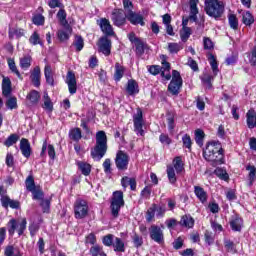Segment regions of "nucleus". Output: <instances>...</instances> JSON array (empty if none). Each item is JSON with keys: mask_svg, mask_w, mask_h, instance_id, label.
<instances>
[{"mask_svg": "<svg viewBox=\"0 0 256 256\" xmlns=\"http://www.w3.org/2000/svg\"><path fill=\"white\" fill-rule=\"evenodd\" d=\"M174 169L176 170L177 173H181L184 169L183 167V160L181 159V156H177L174 161Z\"/></svg>", "mask_w": 256, "mask_h": 256, "instance_id": "nucleus-51", "label": "nucleus"}, {"mask_svg": "<svg viewBox=\"0 0 256 256\" xmlns=\"http://www.w3.org/2000/svg\"><path fill=\"white\" fill-rule=\"evenodd\" d=\"M7 62H8V67L10 71H12L17 76L18 79H23V77L21 76V72H19V69H17L15 60H13L12 58H8Z\"/></svg>", "mask_w": 256, "mask_h": 256, "instance_id": "nucleus-33", "label": "nucleus"}, {"mask_svg": "<svg viewBox=\"0 0 256 256\" xmlns=\"http://www.w3.org/2000/svg\"><path fill=\"white\" fill-rule=\"evenodd\" d=\"M127 17H125V14L122 9H116L112 12V21L113 24L116 25V27H121V25H125Z\"/></svg>", "mask_w": 256, "mask_h": 256, "instance_id": "nucleus-13", "label": "nucleus"}, {"mask_svg": "<svg viewBox=\"0 0 256 256\" xmlns=\"http://www.w3.org/2000/svg\"><path fill=\"white\" fill-rule=\"evenodd\" d=\"M121 207H125V200L123 199V191L118 190L113 192L110 204L111 213L115 219L119 217Z\"/></svg>", "mask_w": 256, "mask_h": 256, "instance_id": "nucleus-4", "label": "nucleus"}, {"mask_svg": "<svg viewBox=\"0 0 256 256\" xmlns=\"http://www.w3.org/2000/svg\"><path fill=\"white\" fill-rule=\"evenodd\" d=\"M40 207L42 208L43 213H49L51 209V199H42Z\"/></svg>", "mask_w": 256, "mask_h": 256, "instance_id": "nucleus-52", "label": "nucleus"}, {"mask_svg": "<svg viewBox=\"0 0 256 256\" xmlns=\"http://www.w3.org/2000/svg\"><path fill=\"white\" fill-rule=\"evenodd\" d=\"M228 23L231 29H234V31H237V29H239V20L237 19V16L235 14H230L228 16Z\"/></svg>", "mask_w": 256, "mask_h": 256, "instance_id": "nucleus-39", "label": "nucleus"}, {"mask_svg": "<svg viewBox=\"0 0 256 256\" xmlns=\"http://www.w3.org/2000/svg\"><path fill=\"white\" fill-rule=\"evenodd\" d=\"M44 75H45L46 83H48V85H51L53 87L55 85V79H53V69L51 68V65L47 64L45 66Z\"/></svg>", "mask_w": 256, "mask_h": 256, "instance_id": "nucleus-22", "label": "nucleus"}, {"mask_svg": "<svg viewBox=\"0 0 256 256\" xmlns=\"http://www.w3.org/2000/svg\"><path fill=\"white\" fill-rule=\"evenodd\" d=\"M11 93H13V87H12V84H11V79L9 77L3 76L2 95L4 97H11Z\"/></svg>", "mask_w": 256, "mask_h": 256, "instance_id": "nucleus-17", "label": "nucleus"}, {"mask_svg": "<svg viewBox=\"0 0 256 256\" xmlns=\"http://www.w3.org/2000/svg\"><path fill=\"white\" fill-rule=\"evenodd\" d=\"M179 224L182 227H188V229H191L193 225H195V220L193 219V217L185 215V216H182Z\"/></svg>", "mask_w": 256, "mask_h": 256, "instance_id": "nucleus-27", "label": "nucleus"}, {"mask_svg": "<svg viewBox=\"0 0 256 256\" xmlns=\"http://www.w3.org/2000/svg\"><path fill=\"white\" fill-rule=\"evenodd\" d=\"M134 45L136 47V55H139V57H141V55L145 53V49H149V45H147L141 39L138 42H136Z\"/></svg>", "mask_w": 256, "mask_h": 256, "instance_id": "nucleus-31", "label": "nucleus"}, {"mask_svg": "<svg viewBox=\"0 0 256 256\" xmlns=\"http://www.w3.org/2000/svg\"><path fill=\"white\" fill-rule=\"evenodd\" d=\"M114 237L115 236H113V234H108L104 236L102 240L103 245H105L106 247H111V245H113Z\"/></svg>", "mask_w": 256, "mask_h": 256, "instance_id": "nucleus-60", "label": "nucleus"}, {"mask_svg": "<svg viewBox=\"0 0 256 256\" xmlns=\"http://www.w3.org/2000/svg\"><path fill=\"white\" fill-rule=\"evenodd\" d=\"M58 39L60 41H67V40H69V32H67L65 30H59L58 31Z\"/></svg>", "mask_w": 256, "mask_h": 256, "instance_id": "nucleus-64", "label": "nucleus"}, {"mask_svg": "<svg viewBox=\"0 0 256 256\" xmlns=\"http://www.w3.org/2000/svg\"><path fill=\"white\" fill-rule=\"evenodd\" d=\"M100 28L101 31L106 35V37H113L115 35V32L113 31V26H111V23L107 18H102L100 20Z\"/></svg>", "mask_w": 256, "mask_h": 256, "instance_id": "nucleus-14", "label": "nucleus"}, {"mask_svg": "<svg viewBox=\"0 0 256 256\" xmlns=\"http://www.w3.org/2000/svg\"><path fill=\"white\" fill-rule=\"evenodd\" d=\"M57 17L62 25H67V12H65V9L60 8L57 13Z\"/></svg>", "mask_w": 256, "mask_h": 256, "instance_id": "nucleus-53", "label": "nucleus"}, {"mask_svg": "<svg viewBox=\"0 0 256 256\" xmlns=\"http://www.w3.org/2000/svg\"><path fill=\"white\" fill-rule=\"evenodd\" d=\"M197 3H199V0H190V13L192 15L190 16L191 19H195V17H197V13H199Z\"/></svg>", "mask_w": 256, "mask_h": 256, "instance_id": "nucleus-48", "label": "nucleus"}, {"mask_svg": "<svg viewBox=\"0 0 256 256\" xmlns=\"http://www.w3.org/2000/svg\"><path fill=\"white\" fill-rule=\"evenodd\" d=\"M204 11L209 17L219 21L223 17V13H225V6L219 0H205Z\"/></svg>", "mask_w": 256, "mask_h": 256, "instance_id": "nucleus-3", "label": "nucleus"}, {"mask_svg": "<svg viewBox=\"0 0 256 256\" xmlns=\"http://www.w3.org/2000/svg\"><path fill=\"white\" fill-rule=\"evenodd\" d=\"M134 121V131L137 135L143 137L145 135V131L143 130V111L140 108L137 109L136 114L133 115Z\"/></svg>", "mask_w": 256, "mask_h": 256, "instance_id": "nucleus-10", "label": "nucleus"}, {"mask_svg": "<svg viewBox=\"0 0 256 256\" xmlns=\"http://www.w3.org/2000/svg\"><path fill=\"white\" fill-rule=\"evenodd\" d=\"M167 175L169 182L173 184L177 183V176L175 175V168L173 166L167 167Z\"/></svg>", "mask_w": 256, "mask_h": 256, "instance_id": "nucleus-45", "label": "nucleus"}, {"mask_svg": "<svg viewBox=\"0 0 256 256\" xmlns=\"http://www.w3.org/2000/svg\"><path fill=\"white\" fill-rule=\"evenodd\" d=\"M230 226L232 231H241V227H243V219L235 218L230 222Z\"/></svg>", "mask_w": 256, "mask_h": 256, "instance_id": "nucleus-43", "label": "nucleus"}, {"mask_svg": "<svg viewBox=\"0 0 256 256\" xmlns=\"http://www.w3.org/2000/svg\"><path fill=\"white\" fill-rule=\"evenodd\" d=\"M102 249H103V247H101L99 245H94L90 248V253L92 256H99Z\"/></svg>", "mask_w": 256, "mask_h": 256, "instance_id": "nucleus-63", "label": "nucleus"}, {"mask_svg": "<svg viewBox=\"0 0 256 256\" xmlns=\"http://www.w3.org/2000/svg\"><path fill=\"white\" fill-rule=\"evenodd\" d=\"M107 134L101 130L96 133V144L91 149V157L94 161H99L107 154Z\"/></svg>", "mask_w": 256, "mask_h": 256, "instance_id": "nucleus-2", "label": "nucleus"}, {"mask_svg": "<svg viewBox=\"0 0 256 256\" xmlns=\"http://www.w3.org/2000/svg\"><path fill=\"white\" fill-rule=\"evenodd\" d=\"M30 79L34 87H41V68L39 66L33 69Z\"/></svg>", "mask_w": 256, "mask_h": 256, "instance_id": "nucleus-19", "label": "nucleus"}, {"mask_svg": "<svg viewBox=\"0 0 256 256\" xmlns=\"http://www.w3.org/2000/svg\"><path fill=\"white\" fill-rule=\"evenodd\" d=\"M126 19L132 24V25H141L142 27L145 25V22L143 21V15L130 12L125 15Z\"/></svg>", "mask_w": 256, "mask_h": 256, "instance_id": "nucleus-15", "label": "nucleus"}, {"mask_svg": "<svg viewBox=\"0 0 256 256\" xmlns=\"http://www.w3.org/2000/svg\"><path fill=\"white\" fill-rule=\"evenodd\" d=\"M182 143H183V146H184L186 149H190V150H191V145H192L191 136H189L188 134H185V135L182 137Z\"/></svg>", "mask_w": 256, "mask_h": 256, "instance_id": "nucleus-62", "label": "nucleus"}, {"mask_svg": "<svg viewBox=\"0 0 256 256\" xmlns=\"http://www.w3.org/2000/svg\"><path fill=\"white\" fill-rule=\"evenodd\" d=\"M30 193H32V199H34V201H43V198L45 197V193H43V190H41L39 186Z\"/></svg>", "mask_w": 256, "mask_h": 256, "instance_id": "nucleus-40", "label": "nucleus"}, {"mask_svg": "<svg viewBox=\"0 0 256 256\" xmlns=\"http://www.w3.org/2000/svg\"><path fill=\"white\" fill-rule=\"evenodd\" d=\"M6 107L8 109H11V111H13V109H17V107H18L17 97L12 96V97L8 98V100L6 101Z\"/></svg>", "mask_w": 256, "mask_h": 256, "instance_id": "nucleus-54", "label": "nucleus"}, {"mask_svg": "<svg viewBox=\"0 0 256 256\" xmlns=\"http://www.w3.org/2000/svg\"><path fill=\"white\" fill-rule=\"evenodd\" d=\"M183 87V78H181V73L177 70L172 71V80L168 85V91L171 95H179Z\"/></svg>", "mask_w": 256, "mask_h": 256, "instance_id": "nucleus-5", "label": "nucleus"}, {"mask_svg": "<svg viewBox=\"0 0 256 256\" xmlns=\"http://www.w3.org/2000/svg\"><path fill=\"white\" fill-rule=\"evenodd\" d=\"M31 61H32V58L30 55H26V56L20 58L21 69H23L24 71H27V69H29V67H31Z\"/></svg>", "mask_w": 256, "mask_h": 256, "instance_id": "nucleus-35", "label": "nucleus"}, {"mask_svg": "<svg viewBox=\"0 0 256 256\" xmlns=\"http://www.w3.org/2000/svg\"><path fill=\"white\" fill-rule=\"evenodd\" d=\"M77 166L81 171L82 175H85V177L91 175V165L89 163L77 162Z\"/></svg>", "mask_w": 256, "mask_h": 256, "instance_id": "nucleus-30", "label": "nucleus"}, {"mask_svg": "<svg viewBox=\"0 0 256 256\" xmlns=\"http://www.w3.org/2000/svg\"><path fill=\"white\" fill-rule=\"evenodd\" d=\"M242 21L244 25L251 26L255 23V18L253 17V14H251V12L247 11L243 14Z\"/></svg>", "mask_w": 256, "mask_h": 256, "instance_id": "nucleus-36", "label": "nucleus"}, {"mask_svg": "<svg viewBox=\"0 0 256 256\" xmlns=\"http://www.w3.org/2000/svg\"><path fill=\"white\" fill-rule=\"evenodd\" d=\"M168 51L170 53H179L181 51V45L177 43H169L168 44Z\"/></svg>", "mask_w": 256, "mask_h": 256, "instance_id": "nucleus-61", "label": "nucleus"}, {"mask_svg": "<svg viewBox=\"0 0 256 256\" xmlns=\"http://www.w3.org/2000/svg\"><path fill=\"white\" fill-rule=\"evenodd\" d=\"M246 171H249V174H248V185L249 187H252L253 186V183H255L256 181V167L251 165V164H248L246 166Z\"/></svg>", "mask_w": 256, "mask_h": 256, "instance_id": "nucleus-24", "label": "nucleus"}, {"mask_svg": "<svg viewBox=\"0 0 256 256\" xmlns=\"http://www.w3.org/2000/svg\"><path fill=\"white\" fill-rule=\"evenodd\" d=\"M7 225H8V233L11 237L15 235V230L17 228H18V235L21 237V235L25 233V229H27V218H23L18 225H17V220L11 219Z\"/></svg>", "mask_w": 256, "mask_h": 256, "instance_id": "nucleus-7", "label": "nucleus"}, {"mask_svg": "<svg viewBox=\"0 0 256 256\" xmlns=\"http://www.w3.org/2000/svg\"><path fill=\"white\" fill-rule=\"evenodd\" d=\"M126 91L128 95H137V93H139V84H137V81H135L134 79L128 80Z\"/></svg>", "mask_w": 256, "mask_h": 256, "instance_id": "nucleus-21", "label": "nucleus"}, {"mask_svg": "<svg viewBox=\"0 0 256 256\" xmlns=\"http://www.w3.org/2000/svg\"><path fill=\"white\" fill-rule=\"evenodd\" d=\"M149 233L150 239H152V241H154L155 243H158V245H163V243H165V235L163 234L161 227L157 225H152L149 228Z\"/></svg>", "mask_w": 256, "mask_h": 256, "instance_id": "nucleus-9", "label": "nucleus"}, {"mask_svg": "<svg viewBox=\"0 0 256 256\" xmlns=\"http://www.w3.org/2000/svg\"><path fill=\"white\" fill-rule=\"evenodd\" d=\"M0 201L2 207H4L5 209H7V207H11V209H20L21 207V203L19 201L12 200L11 198H9V196H2Z\"/></svg>", "mask_w": 256, "mask_h": 256, "instance_id": "nucleus-16", "label": "nucleus"}, {"mask_svg": "<svg viewBox=\"0 0 256 256\" xmlns=\"http://www.w3.org/2000/svg\"><path fill=\"white\" fill-rule=\"evenodd\" d=\"M192 34L193 30H191V28H182L180 31L181 41H183V43H187Z\"/></svg>", "mask_w": 256, "mask_h": 256, "instance_id": "nucleus-38", "label": "nucleus"}, {"mask_svg": "<svg viewBox=\"0 0 256 256\" xmlns=\"http://www.w3.org/2000/svg\"><path fill=\"white\" fill-rule=\"evenodd\" d=\"M113 247L116 253H125V242H123L121 238H115V243L113 244Z\"/></svg>", "mask_w": 256, "mask_h": 256, "instance_id": "nucleus-32", "label": "nucleus"}, {"mask_svg": "<svg viewBox=\"0 0 256 256\" xmlns=\"http://www.w3.org/2000/svg\"><path fill=\"white\" fill-rule=\"evenodd\" d=\"M72 45L79 53V51H83V47H85V41L83 40V37L81 35H76Z\"/></svg>", "mask_w": 256, "mask_h": 256, "instance_id": "nucleus-29", "label": "nucleus"}, {"mask_svg": "<svg viewBox=\"0 0 256 256\" xmlns=\"http://www.w3.org/2000/svg\"><path fill=\"white\" fill-rule=\"evenodd\" d=\"M123 75H125V67L121 66V64L117 62L115 64L114 80L121 81V79H123Z\"/></svg>", "mask_w": 256, "mask_h": 256, "instance_id": "nucleus-26", "label": "nucleus"}, {"mask_svg": "<svg viewBox=\"0 0 256 256\" xmlns=\"http://www.w3.org/2000/svg\"><path fill=\"white\" fill-rule=\"evenodd\" d=\"M32 22L34 23V25H44L45 17L41 14H36L32 17Z\"/></svg>", "mask_w": 256, "mask_h": 256, "instance_id": "nucleus-57", "label": "nucleus"}, {"mask_svg": "<svg viewBox=\"0 0 256 256\" xmlns=\"http://www.w3.org/2000/svg\"><path fill=\"white\" fill-rule=\"evenodd\" d=\"M29 43L32 45H43V42H41V38L39 37V33L34 32L30 38H29Z\"/></svg>", "mask_w": 256, "mask_h": 256, "instance_id": "nucleus-55", "label": "nucleus"}, {"mask_svg": "<svg viewBox=\"0 0 256 256\" xmlns=\"http://www.w3.org/2000/svg\"><path fill=\"white\" fill-rule=\"evenodd\" d=\"M44 105L43 109H46V111H53V102H51V98L49 97V94L47 92L44 93Z\"/></svg>", "mask_w": 256, "mask_h": 256, "instance_id": "nucleus-47", "label": "nucleus"}, {"mask_svg": "<svg viewBox=\"0 0 256 256\" xmlns=\"http://www.w3.org/2000/svg\"><path fill=\"white\" fill-rule=\"evenodd\" d=\"M204 159L211 161L213 165H221L223 163V147L220 141H211L206 145L203 151Z\"/></svg>", "mask_w": 256, "mask_h": 256, "instance_id": "nucleus-1", "label": "nucleus"}, {"mask_svg": "<svg viewBox=\"0 0 256 256\" xmlns=\"http://www.w3.org/2000/svg\"><path fill=\"white\" fill-rule=\"evenodd\" d=\"M26 99L30 101L31 105H37L39 103V99H41V95H39V92L37 90H32L26 96Z\"/></svg>", "mask_w": 256, "mask_h": 256, "instance_id": "nucleus-28", "label": "nucleus"}, {"mask_svg": "<svg viewBox=\"0 0 256 256\" xmlns=\"http://www.w3.org/2000/svg\"><path fill=\"white\" fill-rule=\"evenodd\" d=\"M194 193L201 203H205L207 201V192H205V189L202 187L194 186Z\"/></svg>", "mask_w": 256, "mask_h": 256, "instance_id": "nucleus-25", "label": "nucleus"}, {"mask_svg": "<svg viewBox=\"0 0 256 256\" xmlns=\"http://www.w3.org/2000/svg\"><path fill=\"white\" fill-rule=\"evenodd\" d=\"M203 139H205V132L201 129L195 131V141L199 147H203Z\"/></svg>", "mask_w": 256, "mask_h": 256, "instance_id": "nucleus-44", "label": "nucleus"}, {"mask_svg": "<svg viewBox=\"0 0 256 256\" xmlns=\"http://www.w3.org/2000/svg\"><path fill=\"white\" fill-rule=\"evenodd\" d=\"M123 7L125 15L133 11V2L131 0H123Z\"/></svg>", "mask_w": 256, "mask_h": 256, "instance_id": "nucleus-58", "label": "nucleus"}, {"mask_svg": "<svg viewBox=\"0 0 256 256\" xmlns=\"http://www.w3.org/2000/svg\"><path fill=\"white\" fill-rule=\"evenodd\" d=\"M27 191H33L37 189L38 186H35V178L33 176H28L25 181Z\"/></svg>", "mask_w": 256, "mask_h": 256, "instance_id": "nucleus-46", "label": "nucleus"}, {"mask_svg": "<svg viewBox=\"0 0 256 256\" xmlns=\"http://www.w3.org/2000/svg\"><path fill=\"white\" fill-rule=\"evenodd\" d=\"M246 123L248 129H255L256 128V113L255 111L249 110L246 114Z\"/></svg>", "mask_w": 256, "mask_h": 256, "instance_id": "nucleus-23", "label": "nucleus"}, {"mask_svg": "<svg viewBox=\"0 0 256 256\" xmlns=\"http://www.w3.org/2000/svg\"><path fill=\"white\" fill-rule=\"evenodd\" d=\"M224 247L227 253H237V247L235 246V243L229 239L224 240Z\"/></svg>", "mask_w": 256, "mask_h": 256, "instance_id": "nucleus-37", "label": "nucleus"}, {"mask_svg": "<svg viewBox=\"0 0 256 256\" xmlns=\"http://www.w3.org/2000/svg\"><path fill=\"white\" fill-rule=\"evenodd\" d=\"M111 39H109L107 36L101 37L98 42V51L100 53H103L106 57H109L111 55Z\"/></svg>", "mask_w": 256, "mask_h": 256, "instance_id": "nucleus-11", "label": "nucleus"}, {"mask_svg": "<svg viewBox=\"0 0 256 256\" xmlns=\"http://www.w3.org/2000/svg\"><path fill=\"white\" fill-rule=\"evenodd\" d=\"M204 239H205V243H207V245H213V243H215V237L213 236V233H211L207 230L204 233Z\"/></svg>", "mask_w": 256, "mask_h": 256, "instance_id": "nucleus-59", "label": "nucleus"}, {"mask_svg": "<svg viewBox=\"0 0 256 256\" xmlns=\"http://www.w3.org/2000/svg\"><path fill=\"white\" fill-rule=\"evenodd\" d=\"M121 185L123 189H127L130 186L131 191H135V189H137V180H135V178L124 176L121 179Z\"/></svg>", "mask_w": 256, "mask_h": 256, "instance_id": "nucleus-20", "label": "nucleus"}, {"mask_svg": "<svg viewBox=\"0 0 256 256\" xmlns=\"http://www.w3.org/2000/svg\"><path fill=\"white\" fill-rule=\"evenodd\" d=\"M66 83L70 95H75V93H77V79L75 78V73H73V71H68L66 75Z\"/></svg>", "mask_w": 256, "mask_h": 256, "instance_id": "nucleus-12", "label": "nucleus"}, {"mask_svg": "<svg viewBox=\"0 0 256 256\" xmlns=\"http://www.w3.org/2000/svg\"><path fill=\"white\" fill-rule=\"evenodd\" d=\"M132 241L136 249H139V247L143 246V237L137 234L136 232H134V234L132 235Z\"/></svg>", "mask_w": 256, "mask_h": 256, "instance_id": "nucleus-49", "label": "nucleus"}, {"mask_svg": "<svg viewBox=\"0 0 256 256\" xmlns=\"http://www.w3.org/2000/svg\"><path fill=\"white\" fill-rule=\"evenodd\" d=\"M208 61L211 65V69L215 76H217V73H219V65L217 64V58H215V55L209 54Z\"/></svg>", "mask_w": 256, "mask_h": 256, "instance_id": "nucleus-34", "label": "nucleus"}, {"mask_svg": "<svg viewBox=\"0 0 256 256\" xmlns=\"http://www.w3.org/2000/svg\"><path fill=\"white\" fill-rule=\"evenodd\" d=\"M23 35H25V32L23 31V29H10L9 30L10 38H13L16 36L19 39L20 37H23Z\"/></svg>", "mask_w": 256, "mask_h": 256, "instance_id": "nucleus-56", "label": "nucleus"}, {"mask_svg": "<svg viewBox=\"0 0 256 256\" xmlns=\"http://www.w3.org/2000/svg\"><path fill=\"white\" fill-rule=\"evenodd\" d=\"M20 151L22 152V155L26 157V159H29L31 157V143H29V140L27 138L21 139Z\"/></svg>", "mask_w": 256, "mask_h": 256, "instance_id": "nucleus-18", "label": "nucleus"}, {"mask_svg": "<svg viewBox=\"0 0 256 256\" xmlns=\"http://www.w3.org/2000/svg\"><path fill=\"white\" fill-rule=\"evenodd\" d=\"M69 137L72 141H79L82 137L80 128H73L69 131Z\"/></svg>", "mask_w": 256, "mask_h": 256, "instance_id": "nucleus-42", "label": "nucleus"}, {"mask_svg": "<svg viewBox=\"0 0 256 256\" xmlns=\"http://www.w3.org/2000/svg\"><path fill=\"white\" fill-rule=\"evenodd\" d=\"M74 215L76 219H85L89 215V204L87 201L78 198L74 203Z\"/></svg>", "mask_w": 256, "mask_h": 256, "instance_id": "nucleus-6", "label": "nucleus"}, {"mask_svg": "<svg viewBox=\"0 0 256 256\" xmlns=\"http://www.w3.org/2000/svg\"><path fill=\"white\" fill-rule=\"evenodd\" d=\"M115 165L118 171H127L129 167V154L119 150L116 154Z\"/></svg>", "mask_w": 256, "mask_h": 256, "instance_id": "nucleus-8", "label": "nucleus"}, {"mask_svg": "<svg viewBox=\"0 0 256 256\" xmlns=\"http://www.w3.org/2000/svg\"><path fill=\"white\" fill-rule=\"evenodd\" d=\"M155 211H157V204H152V206L146 212V221L151 223L155 218Z\"/></svg>", "mask_w": 256, "mask_h": 256, "instance_id": "nucleus-41", "label": "nucleus"}, {"mask_svg": "<svg viewBox=\"0 0 256 256\" xmlns=\"http://www.w3.org/2000/svg\"><path fill=\"white\" fill-rule=\"evenodd\" d=\"M19 141V136L17 134H11L4 142V145L6 147H11L15 145Z\"/></svg>", "mask_w": 256, "mask_h": 256, "instance_id": "nucleus-50", "label": "nucleus"}]
</instances>
